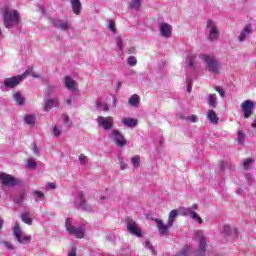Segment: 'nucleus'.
<instances>
[{"instance_id": "obj_1", "label": "nucleus", "mask_w": 256, "mask_h": 256, "mask_svg": "<svg viewBox=\"0 0 256 256\" xmlns=\"http://www.w3.org/2000/svg\"><path fill=\"white\" fill-rule=\"evenodd\" d=\"M177 215H179V211L177 209L172 210L169 213L167 224H164L163 221L159 218L155 219V223H157V229L160 235H169V229L170 227H173V223H175Z\"/></svg>"}, {"instance_id": "obj_2", "label": "nucleus", "mask_w": 256, "mask_h": 256, "mask_svg": "<svg viewBox=\"0 0 256 256\" xmlns=\"http://www.w3.org/2000/svg\"><path fill=\"white\" fill-rule=\"evenodd\" d=\"M3 19L6 29H13L15 25H19L21 22V16L17 10H5Z\"/></svg>"}, {"instance_id": "obj_3", "label": "nucleus", "mask_w": 256, "mask_h": 256, "mask_svg": "<svg viewBox=\"0 0 256 256\" xmlns=\"http://www.w3.org/2000/svg\"><path fill=\"white\" fill-rule=\"evenodd\" d=\"M199 57L204 61V63H206L207 70L210 71V73H213V75H219L221 64L217 58L209 54H200Z\"/></svg>"}, {"instance_id": "obj_4", "label": "nucleus", "mask_w": 256, "mask_h": 256, "mask_svg": "<svg viewBox=\"0 0 256 256\" xmlns=\"http://www.w3.org/2000/svg\"><path fill=\"white\" fill-rule=\"evenodd\" d=\"M127 231L130 235H134V237H142L143 231L139 228V224L133 220L131 217H126L125 219Z\"/></svg>"}, {"instance_id": "obj_5", "label": "nucleus", "mask_w": 256, "mask_h": 256, "mask_svg": "<svg viewBox=\"0 0 256 256\" xmlns=\"http://www.w3.org/2000/svg\"><path fill=\"white\" fill-rule=\"evenodd\" d=\"M27 75H29V70H26L21 75H17V76H13V77L4 79L3 85H4V87H7L8 89H15V87H17V85H19V83L21 81H23V79H25V77H27Z\"/></svg>"}, {"instance_id": "obj_6", "label": "nucleus", "mask_w": 256, "mask_h": 256, "mask_svg": "<svg viewBox=\"0 0 256 256\" xmlns=\"http://www.w3.org/2000/svg\"><path fill=\"white\" fill-rule=\"evenodd\" d=\"M74 207H76V209H82V211H87L88 213L93 211V206L87 204L83 192H78V199L74 201Z\"/></svg>"}, {"instance_id": "obj_7", "label": "nucleus", "mask_w": 256, "mask_h": 256, "mask_svg": "<svg viewBox=\"0 0 256 256\" xmlns=\"http://www.w3.org/2000/svg\"><path fill=\"white\" fill-rule=\"evenodd\" d=\"M13 235L16 239V241H18V243H21L22 245H27L29 243H31V236H26L23 235L21 232V226H19V223L16 222L14 225V229H13Z\"/></svg>"}, {"instance_id": "obj_8", "label": "nucleus", "mask_w": 256, "mask_h": 256, "mask_svg": "<svg viewBox=\"0 0 256 256\" xmlns=\"http://www.w3.org/2000/svg\"><path fill=\"white\" fill-rule=\"evenodd\" d=\"M241 111L244 114V119H249L253 115L256 103L253 100H245L240 105Z\"/></svg>"}, {"instance_id": "obj_9", "label": "nucleus", "mask_w": 256, "mask_h": 256, "mask_svg": "<svg viewBox=\"0 0 256 256\" xmlns=\"http://www.w3.org/2000/svg\"><path fill=\"white\" fill-rule=\"evenodd\" d=\"M0 180L2 185L6 187H17L21 183L20 179H17L5 172L0 173Z\"/></svg>"}, {"instance_id": "obj_10", "label": "nucleus", "mask_w": 256, "mask_h": 256, "mask_svg": "<svg viewBox=\"0 0 256 256\" xmlns=\"http://www.w3.org/2000/svg\"><path fill=\"white\" fill-rule=\"evenodd\" d=\"M207 28L210 29L208 37L209 41H218L221 32L219 31V28H217V24H215L213 20H208Z\"/></svg>"}, {"instance_id": "obj_11", "label": "nucleus", "mask_w": 256, "mask_h": 256, "mask_svg": "<svg viewBox=\"0 0 256 256\" xmlns=\"http://www.w3.org/2000/svg\"><path fill=\"white\" fill-rule=\"evenodd\" d=\"M97 123L98 125H101V127H103L104 131H109L110 129H113V117L111 116H108V117L99 116L97 118Z\"/></svg>"}, {"instance_id": "obj_12", "label": "nucleus", "mask_w": 256, "mask_h": 256, "mask_svg": "<svg viewBox=\"0 0 256 256\" xmlns=\"http://www.w3.org/2000/svg\"><path fill=\"white\" fill-rule=\"evenodd\" d=\"M159 27L161 37H164L165 39L171 38V36L173 35V26H171L167 22H161L159 24Z\"/></svg>"}, {"instance_id": "obj_13", "label": "nucleus", "mask_w": 256, "mask_h": 256, "mask_svg": "<svg viewBox=\"0 0 256 256\" xmlns=\"http://www.w3.org/2000/svg\"><path fill=\"white\" fill-rule=\"evenodd\" d=\"M111 137H113L117 147H125V145H127V140L125 139V136H123L121 131L113 130L111 132Z\"/></svg>"}, {"instance_id": "obj_14", "label": "nucleus", "mask_w": 256, "mask_h": 256, "mask_svg": "<svg viewBox=\"0 0 256 256\" xmlns=\"http://www.w3.org/2000/svg\"><path fill=\"white\" fill-rule=\"evenodd\" d=\"M68 233L69 235L76 237V239H83V237H85V228L81 226L80 227L70 226L68 227Z\"/></svg>"}, {"instance_id": "obj_15", "label": "nucleus", "mask_w": 256, "mask_h": 256, "mask_svg": "<svg viewBox=\"0 0 256 256\" xmlns=\"http://www.w3.org/2000/svg\"><path fill=\"white\" fill-rule=\"evenodd\" d=\"M53 26L61 31H69L71 29V22L69 20L56 19L52 21Z\"/></svg>"}, {"instance_id": "obj_16", "label": "nucleus", "mask_w": 256, "mask_h": 256, "mask_svg": "<svg viewBox=\"0 0 256 256\" xmlns=\"http://www.w3.org/2000/svg\"><path fill=\"white\" fill-rule=\"evenodd\" d=\"M182 214L185 216L189 215L191 219H196L200 225H203V219L199 217V214L197 212L193 211V208H183Z\"/></svg>"}, {"instance_id": "obj_17", "label": "nucleus", "mask_w": 256, "mask_h": 256, "mask_svg": "<svg viewBox=\"0 0 256 256\" xmlns=\"http://www.w3.org/2000/svg\"><path fill=\"white\" fill-rule=\"evenodd\" d=\"M44 111H51L53 107H59V100L57 98H44Z\"/></svg>"}, {"instance_id": "obj_18", "label": "nucleus", "mask_w": 256, "mask_h": 256, "mask_svg": "<svg viewBox=\"0 0 256 256\" xmlns=\"http://www.w3.org/2000/svg\"><path fill=\"white\" fill-rule=\"evenodd\" d=\"M253 33V29L251 28V24H248L244 27V29L241 31L240 35L238 36V41L240 43H243Z\"/></svg>"}, {"instance_id": "obj_19", "label": "nucleus", "mask_w": 256, "mask_h": 256, "mask_svg": "<svg viewBox=\"0 0 256 256\" xmlns=\"http://www.w3.org/2000/svg\"><path fill=\"white\" fill-rule=\"evenodd\" d=\"M64 83L66 89H69V91H77V82L71 78V76H66L64 78Z\"/></svg>"}, {"instance_id": "obj_20", "label": "nucleus", "mask_w": 256, "mask_h": 256, "mask_svg": "<svg viewBox=\"0 0 256 256\" xmlns=\"http://www.w3.org/2000/svg\"><path fill=\"white\" fill-rule=\"evenodd\" d=\"M70 3L74 15H81V9L83 7L81 0H70Z\"/></svg>"}, {"instance_id": "obj_21", "label": "nucleus", "mask_w": 256, "mask_h": 256, "mask_svg": "<svg viewBox=\"0 0 256 256\" xmlns=\"http://www.w3.org/2000/svg\"><path fill=\"white\" fill-rule=\"evenodd\" d=\"M205 251H207V240H205V237L201 236L199 240L198 256H205Z\"/></svg>"}, {"instance_id": "obj_22", "label": "nucleus", "mask_w": 256, "mask_h": 256, "mask_svg": "<svg viewBox=\"0 0 256 256\" xmlns=\"http://www.w3.org/2000/svg\"><path fill=\"white\" fill-rule=\"evenodd\" d=\"M206 117L212 125H217V123H219V117L215 110H208Z\"/></svg>"}, {"instance_id": "obj_23", "label": "nucleus", "mask_w": 256, "mask_h": 256, "mask_svg": "<svg viewBox=\"0 0 256 256\" xmlns=\"http://www.w3.org/2000/svg\"><path fill=\"white\" fill-rule=\"evenodd\" d=\"M122 123L125 127H130L131 129L137 127V119L135 118H122Z\"/></svg>"}, {"instance_id": "obj_24", "label": "nucleus", "mask_w": 256, "mask_h": 256, "mask_svg": "<svg viewBox=\"0 0 256 256\" xmlns=\"http://www.w3.org/2000/svg\"><path fill=\"white\" fill-rule=\"evenodd\" d=\"M207 103L212 109L217 108V94H209L207 96Z\"/></svg>"}, {"instance_id": "obj_25", "label": "nucleus", "mask_w": 256, "mask_h": 256, "mask_svg": "<svg viewBox=\"0 0 256 256\" xmlns=\"http://www.w3.org/2000/svg\"><path fill=\"white\" fill-rule=\"evenodd\" d=\"M128 9L139 11L141 9V0H132L128 3Z\"/></svg>"}, {"instance_id": "obj_26", "label": "nucleus", "mask_w": 256, "mask_h": 256, "mask_svg": "<svg viewBox=\"0 0 256 256\" xmlns=\"http://www.w3.org/2000/svg\"><path fill=\"white\" fill-rule=\"evenodd\" d=\"M13 97L16 105H25V97H23L19 92H15Z\"/></svg>"}, {"instance_id": "obj_27", "label": "nucleus", "mask_w": 256, "mask_h": 256, "mask_svg": "<svg viewBox=\"0 0 256 256\" xmlns=\"http://www.w3.org/2000/svg\"><path fill=\"white\" fill-rule=\"evenodd\" d=\"M21 221L26 223V225H33V219L30 218L29 212H24L21 214Z\"/></svg>"}, {"instance_id": "obj_28", "label": "nucleus", "mask_w": 256, "mask_h": 256, "mask_svg": "<svg viewBox=\"0 0 256 256\" xmlns=\"http://www.w3.org/2000/svg\"><path fill=\"white\" fill-rule=\"evenodd\" d=\"M128 103L132 107H138L139 106V95H137V94L132 95L129 98Z\"/></svg>"}, {"instance_id": "obj_29", "label": "nucleus", "mask_w": 256, "mask_h": 256, "mask_svg": "<svg viewBox=\"0 0 256 256\" xmlns=\"http://www.w3.org/2000/svg\"><path fill=\"white\" fill-rule=\"evenodd\" d=\"M223 231L227 235V237H231L233 233L237 235V228L232 229L230 225H225Z\"/></svg>"}, {"instance_id": "obj_30", "label": "nucleus", "mask_w": 256, "mask_h": 256, "mask_svg": "<svg viewBox=\"0 0 256 256\" xmlns=\"http://www.w3.org/2000/svg\"><path fill=\"white\" fill-rule=\"evenodd\" d=\"M195 59H197V56L194 54L188 56V58L186 59V63H188L191 69H195Z\"/></svg>"}, {"instance_id": "obj_31", "label": "nucleus", "mask_w": 256, "mask_h": 256, "mask_svg": "<svg viewBox=\"0 0 256 256\" xmlns=\"http://www.w3.org/2000/svg\"><path fill=\"white\" fill-rule=\"evenodd\" d=\"M253 163H255V160H253L251 158L242 160V165L246 171H247V169H249V167H251V165H253Z\"/></svg>"}, {"instance_id": "obj_32", "label": "nucleus", "mask_w": 256, "mask_h": 256, "mask_svg": "<svg viewBox=\"0 0 256 256\" xmlns=\"http://www.w3.org/2000/svg\"><path fill=\"white\" fill-rule=\"evenodd\" d=\"M26 167L27 169H31V170L37 169V162H35V159L30 158L27 160Z\"/></svg>"}, {"instance_id": "obj_33", "label": "nucleus", "mask_w": 256, "mask_h": 256, "mask_svg": "<svg viewBox=\"0 0 256 256\" xmlns=\"http://www.w3.org/2000/svg\"><path fill=\"white\" fill-rule=\"evenodd\" d=\"M24 121L26 125H35V116L34 115H26L24 117Z\"/></svg>"}, {"instance_id": "obj_34", "label": "nucleus", "mask_w": 256, "mask_h": 256, "mask_svg": "<svg viewBox=\"0 0 256 256\" xmlns=\"http://www.w3.org/2000/svg\"><path fill=\"white\" fill-rule=\"evenodd\" d=\"M33 195H34L35 200H36L37 202L43 201V199H45V194H43V192H41V191L35 190V191L33 192Z\"/></svg>"}, {"instance_id": "obj_35", "label": "nucleus", "mask_w": 256, "mask_h": 256, "mask_svg": "<svg viewBox=\"0 0 256 256\" xmlns=\"http://www.w3.org/2000/svg\"><path fill=\"white\" fill-rule=\"evenodd\" d=\"M237 142L239 145L245 144V133H243L241 130L238 131Z\"/></svg>"}, {"instance_id": "obj_36", "label": "nucleus", "mask_w": 256, "mask_h": 256, "mask_svg": "<svg viewBox=\"0 0 256 256\" xmlns=\"http://www.w3.org/2000/svg\"><path fill=\"white\" fill-rule=\"evenodd\" d=\"M96 107L98 109H102V111H109V105H107V103H103V102H98L96 104Z\"/></svg>"}, {"instance_id": "obj_37", "label": "nucleus", "mask_w": 256, "mask_h": 256, "mask_svg": "<svg viewBox=\"0 0 256 256\" xmlns=\"http://www.w3.org/2000/svg\"><path fill=\"white\" fill-rule=\"evenodd\" d=\"M118 163L120 165L121 171H125V169H127V163H125V161L123 160V157L121 156L118 157Z\"/></svg>"}, {"instance_id": "obj_38", "label": "nucleus", "mask_w": 256, "mask_h": 256, "mask_svg": "<svg viewBox=\"0 0 256 256\" xmlns=\"http://www.w3.org/2000/svg\"><path fill=\"white\" fill-rule=\"evenodd\" d=\"M108 29L112 31V33H117V28H115V21L108 20Z\"/></svg>"}, {"instance_id": "obj_39", "label": "nucleus", "mask_w": 256, "mask_h": 256, "mask_svg": "<svg viewBox=\"0 0 256 256\" xmlns=\"http://www.w3.org/2000/svg\"><path fill=\"white\" fill-rule=\"evenodd\" d=\"M56 89H57V86H48L47 92H46L47 98H50L51 95L55 93Z\"/></svg>"}, {"instance_id": "obj_40", "label": "nucleus", "mask_w": 256, "mask_h": 256, "mask_svg": "<svg viewBox=\"0 0 256 256\" xmlns=\"http://www.w3.org/2000/svg\"><path fill=\"white\" fill-rule=\"evenodd\" d=\"M145 247H146V249H150V251H152L153 255H157V252L155 251V248L153 247V245H151V241L146 240L145 241Z\"/></svg>"}, {"instance_id": "obj_41", "label": "nucleus", "mask_w": 256, "mask_h": 256, "mask_svg": "<svg viewBox=\"0 0 256 256\" xmlns=\"http://www.w3.org/2000/svg\"><path fill=\"white\" fill-rule=\"evenodd\" d=\"M140 163L141 158L138 155L132 157V165H134V167H139Z\"/></svg>"}, {"instance_id": "obj_42", "label": "nucleus", "mask_w": 256, "mask_h": 256, "mask_svg": "<svg viewBox=\"0 0 256 256\" xmlns=\"http://www.w3.org/2000/svg\"><path fill=\"white\" fill-rule=\"evenodd\" d=\"M23 201H25V196L23 194H20L18 197H16L14 199V202L17 204V205H21V203H23Z\"/></svg>"}, {"instance_id": "obj_43", "label": "nucleus", "mask_w": 256, "mask_h": 256, "mask_svg": "<svg viewBox=\"0 0 256 256\" xmlns=\"http://www.w3.org/2000/svg\"><path fill=\"white\" fill-rule=\"evenodd\" d=\"M128 64H130L131 67H135V65H137V58H135V56H130L128 58Z\"/></svg>"}, {"instance_id": "obj_44", "label": "nucleus", "mask_w": 256, "mask_h": 256, "mask_svg": "<svg viewBox=\"0 0 256 256\" xmlns=\"http://www.w3.org/2000/svg\"><path fill=\"white\" fill-rule=\"evenodd\" d=\"M227 167H229V163H227V161L220 162V164H219L220 171H225V169H227Z\"/></svg>"}, {"instance_id": "obj_45", "label": "nucleus", "mask_w": 256, "mask_h": 256, "mask_svg": "<svg viewBox=\"0 0 256 256\" xmlns=\"http://www.w3.org/2000/svg\"><path fill=\"white\" fill-rule=\"evenodd\" d=\"M116 45L117 47H119L120 51H123V40L121 39V37L116 38Z\"/></svg>"}, {"instance_id": "obj_46", "label": "nucleus", "mask_w": 256, "mask_h": 256, "mask_svg": "<svg viewBox=\"0 0 256 256\" xmlns=\"http://www.w3.org/2000/svg\"><path fill=\"white\" fill-rule=\"evenodd\" d=\"M186 121H191L192 123H197L199 121V118H197L196 115H191L186 117Z\"/></svg>"}, {"instance_id": "obj_47", "label": "nucleus", "mask_w": 256, "mask_h": 256, "mask_svg": "<svg viewBox=\"0 0 256 256\" xmlns=\"http://www.w3.org/2000/svg\"><path fill=\"white\" fill-rule=\"evenodd\" d=\"M79 161L81 165H85L87 163V156H85V154H81L79 156Z\"/></svg>"}, {"instance_id": "obj_48", "label": "nucleus", "mask_w": 256, "mask_h": 256, "mask_svg": "<svg viewBox=\"0 0 256 256\" xmlns=\"http://www.w3.org/2000/svg\"><path fill=\"white\" fill-rule=\"evenodd\" d=\"M215 91H217V93H219L220 97H225V91H223V88H221L220 86H216L215 87Z\"/></svg>"}, {"instance_id": "obj_49", "label": "nucleus", "mask_w": 256, "mask_h": 256, "mask_svg": "<svg viewBox=\"0 0 256 256\" xmlns=\"http://www.w3.org/2000/svg\"><path fill=\"white\" fill-rule=\"evenodd\" d=\"M53 135L54 137H61V130L57 126L53 128Z\"/></svg>"}, {"instance_id": "obj_50", "label": "nucleus", "mask_w": 256, "mask_h": 256, "mask_svg": "<svg viewBox=\"0 0 256 256\" xmlns=\"http://www.w3.org/2000/svg\"><path fill=\"white\" fill-rule=\"evenodd\" d=\"M32 151L34 155H39V148L37 147L36 143L32 144Z\"/></svg>"}, {"instance_id": "obj_51", "label": "nucleus", "mask_w": 256, "mask_h": 256, "mask_svg": "<svg viewBox=\"0 0 256 256\" xmlns=\"http://www.w3.org/2000/svg\"><path fill=\"white\" fill-rule=\"evenodd\" d=\"M68 256H77V249L73 247L68 251Z\"/></svg>"}, {"instance_id": "obj_52", "label": "nucleus", "mask_w": 256, "mask_h": 256, "mask_svg": "<svg viewBox=\"0 0 256 256\" xmlns=\"http://www.w3.org/2000/svg\"><path fill=\"white\" fill-rule=\"evenodd\" d=\"M51 189H57V185H55V183H53V182H49L47 184V190L51 191Z\"/></svg>"}, {"instance_id": "obj_53", "label": "nucleus", "mask_w": 256, "mask_h": 256, "mask_svg": "<svg viewBox=\"0 0 256 256\" xmlns=\"http://www.w3.org/2000/svg\"><path fill=\"white\" fill-rule=\"evenodd\" d=\"M65 226H66V231H68L69 227H73V225H71V220L69 218L66 219Z\"/></svg>"}, {"instance_id": "obj_54", "label": "nucleus", "mask_w": 256, "mask_h": 256, "mask_svg": "<svg viewBox=\"0 0 256 256\" xmlns=\"http://www.w3.org/2000/svg\"><path fill=\"white\" fill-rule=\"evenodd\" d=\"M245 178L248 181V183H251V181H253V176L250 173H247L245 175Z\"/></svg>"}, {"instance_id": "obj_55", "label": "nucleus", "mask_w": 256, "mask_h": 256, "mask_svg": "<svg viewBox=\"0 0 256 256\" xmlns=\"http://www.w3.org/2000/svg\"><path fill=\"white\" fill-rule=\"evenodd\" d=\"M186 83H187V85H193V78L191 76H187Z\"/></svg>"}, {"instance_id": "obj_56", "label": "nucleus", "mask_w": 256, "mask_h": 256, "mask_svg": "<svg viewBox=\"0 0 256 256\" xmlns=\"http://www.w3.org/2000/svg\"><path fill=\"white\" fill-rule=\"evenodd\" d=\"M63 119H64V123L66 124V125H69V116L67 115V114H64L63 116Z\"/></svg>"}, {"instance_id": "obj_57", "label": "nucleus", "mask_w": 256, "mask_h": 256, "mask_svg": "<svg viewBox=\"0 0 256 256\" xmlns=\"http://www.w3.org/2000/svg\"><path fill=\"white\" fill-rule=\"evenodd\" d=\"M4 245H5V247H7V249H13V246L11 245V243H9V242H7V241H5L4 242Z\"/></svg>"}, {"instance_id": "obj_58", "label": "nucleus", "mask_w": 256, "mask_h": 256, "mask_svg": "<svg viewBox=\"0 0 256 256\" xmlns=\"http://www.w3.org/2000/svg\"><path fill=\"white\" fill-rule=\"evenodd\" d=\"M191 89H193V84H187L188 93H191Z\"/></svg>"}, {"instance_id": "obj_59", "label": "nucleus", "mask_w": 256, "mask_h": 256, "mask_svg": "<svg viewBox=\"0 0 256 256\" xmlns=\"http://www.w3.org/2000/svg\"><path fill=\"white\" fill-rule=\"evenodd\" d=\"M190 209H192V211H197V209H199V206L197 204H193L192 207H190Z\"/></svg>"}, {"instance_id": "obj_60", "label": "nucleus", "mask_w": 256, "mask_h": 256, "mask_svg": "<svg viewBox=\"0 0 256 256\" xmlns=\"http://www.w3.org/2000/svg\"><path fill=\"white\" fill-rule=\"evenodd\" d=\"M3 223H4L3 219L0 218V231H1V229H3Z\"/></svg>"}, {"instance_id": "obj_61", "label": "nucleus", "mask_w": 256, "mask_h": 256, "mask_svg": "<svg viewBox=\"0 0 256 256\" xmlns=\"http://www.w3.org/2000/svg\"><path fill=\"white\" fill-rule=\"evenodd\" d=\"M73 103V100H71V98H69L68 100H67V105H71Z\"/></svg>"}, {"instance_id": "obj_62", "label": "nucleus", "mask_w": 256, "mask_h": 256, "mask_svg": "<svg viewBox=\"0 0 256 256\" xmlns=\"http://www.w3.org/2000/svg\"><path fill=\"white\" fill-rule=\"evenodd\" d=\"M32 77H34V79H38L39 75L33 73V74H32Z\"/></svg>"}, {"instance_id": "obj_63", "label": "nucleus", "mask_w": 256, "mask_h": 256, "mask_svg": "<svg viewBox=\"0 0 256 256\" xmlns=\"http://www.w3.org/2000/svg\"><path fill=\"white\" fill-rule=\"evenodd\" d=\"M121 88V82H118L117 83V89H120Z\"/></svg>"}, {"instance_id": "obj_64", "label": "nucleus", "mask_w": 256, "mask_h": 256, "mask_svg": "<svg viewBox=\"0 0 256 256\" xmlns=\"http://www.w3.org/2000/svg\"><path fill=\"white\" fill-rule=\"evenodd\" d=\"M252 127H253L254 129H256V120H255L254 123H252Z\"/></svg>"}]
</instances>
